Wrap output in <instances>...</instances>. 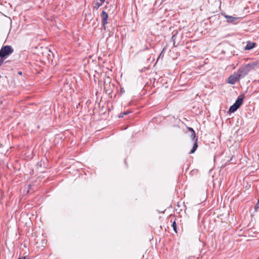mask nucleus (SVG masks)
Here are the masks:
<instances>
[{"instance_id": "6", "label": "nucleus", "mask_w": 259, "mask_h": 259, "mask_svg": "<svg viewBox=\"0 0 259 259\" xmlns=\"http://www.w3.org/2000/svg\"><path fill=\"white\" fill-rule=\"evenodd\" d=\"M225 17L227 19V21L228 22H230V23L234 22L238 19L236 17H232L231 16H228V15H225Z\"/></svg>"}, {"instance_id": "15", "label": "nucleus", "mask_w": 259, "mask_h": 259, "mask_svg": "<svg viewBox=\"0 0 259 259\" xmlns=\"http://www.w3.org/2000/svg\"><path fill=\"white\" fill-rule=\"evenodd\" d=\"M123 117V115L122 113H120V114L118 115V117H119V118H121V117Z\"/></svg>"}, {"instance_id": "8", "label": "nucleus", "mask_w": 259, "mask_h": 259, "mask_svg": "<svg viewBox=\"0 0 259 259\" xmlns=\"http://www.w3.org/2000/svg\"><path fill=\"white\" fill-rule=\"evenodd\" d=\"M238 108V107L235 104H234L232 106L230 107L229 109V112L230 113L234 112L235 111H236Z\"/></svg>"}, {"instance_id": "17", "label": "nucleus", "mask_w": 259, "mask_h": 259, "mask_svg": "<svg viewBox=\"0 0 259 259\" xmlns=\"http://www.w3.org/2000/svg\"><path fill=\"white\" fill-rule=\"evenodd\" d=\"M99 1H100V2L101 3H102V4H103V3L105 2V0H99Z\"/></svg>"}, {"instance_id": "12", "label": "nucleus", "mask_w": 259, "mask_h": 259, "mask_svg": "<svg viewBox=\"0 0 259 259\" xmlns=\"http://www.w3.org/2000/svg\"><path fill=\"white\" fill-rule=\"evenodd\" d=\"M176 223L175 222H174L172 224V227H173V228H174V230H175V231L176 232Z\"/></svg>"}, {"instance_id": "5", "label": "nucleus", "mask_w": 259, "mask_h": 259, "mask_svg": "<svg viewBox=\"0 0 259 259\" xmlns=\"http://www.w3.org/2000/svg\"><path fill=\"white\" fill-rule=\"evenodd\" d=\"M101 17L104 29H105L106 25L107 24L108 14L105 11H103L101 14Z\"/></svg>"}, {"instance_id": "1", "label": "nucleus", "mask_w": 259, "mask_h": 259, "mask_svg": "<svg viewBox=\"0 0 259 259\" xmlns=\"http://www.w3.org/2000/svg\"><path fill=\"white\" fill-rule=\"evenodd\" d=\"M256 64L254 63L247 64L240 68L238 71V73L240 77L243 78L245 77L249 72L254 68Z\"/></svg>"}, {"instance_id": "2", "label": "nucleus", "mask_w": 259, "mask_h": 259, "mask_svg": "<svg viewBox=\"0 0 259 259\" xmlns=\"http://www.w3.org/2000/svg\"><path fill=\"white\" fill-rule=\"evenodd\" d=\"M14 49L10 46H3L0 50V57L6 58L8 56L12 54Z\"/></svg>"}, {"instance_id": "14", "label": "nucleus", "mask_w": 259, "mask_h": 259, "mask_svg": "<svg viewBox=\"0 0 259 259\" xmlns=\"http://www.w3.org/2000/svg\"><path fill=\"white\" fill-rule=\"evenodd\" d=\"M130 112H131L130 111H125V112H123V113H122V114H123V116H124V115H127V114H128V113H130Z\"/></svg>"}, {"instance_id": "11", "label": "nucleus", "mask_w": 259, "mask_h": 259, "mask_svg": "<svg viewBox=\"0 0 259 259\" xmlns=\"http://www.w3.org/2000/svg\"><path fill=\"white\" fill-rule=\"evenodd\" d=\"M5 58L0 57V66L3 63Z\"/></svg>"}, {"instance_id": "7", "label": "nucleus", "mask_w": 259, "mask_h": 259, "mask_svg": "<svg viewBox=\"0 0 259 259\" xmlns=\"http://www.w3.org/2000/svg\"><path fill=\"white\" fill-rule=\"evenodd\" d=\"M255 45V44L254 42H248L247 44L245 49L246 50H251V49H252V48H254Z\"/></svg>"}, {"instance_id": "9", "label": "nucleus", "mask_w": 259, "mask_h": 259, "mask_svg": "<svg viewBox=\"0 0 259 259\" xmlns=\"http://www.w3.org/2000/svg\"><path fill=\"white\" fill-rule=\"evenodd\" d=\"M243 102V100L241 98H238L237 100L236 101L234 104H235L238 108L240 107V106L242 104Z\"/></svg>"}, {"instance_id": "13", "label": "nucleus", "mask_w": 259, "mask_h": 259, "mask_svg": "<svg viewBox=\"0 0 259 259\" xmlns=\"http://www.w3.org/2000/svg\"><path fill=\"white\" fill-rule=\"evenodd\" d=\"M258 208H259V200L258 201V202L256 203L255 206V209L256 210V209H257Z\"/></svg>"}, {"instance_id": "18", "label": "nucleus", "mask_w": 259, "mask_h": 259, "mask_svg": "<svg viewBox=\"0 0 259 259\" xmlns=\"http://www.w3.org/2000/svg\"><path fill=\"white\" fill-rule=\"evenodd\" d=\"M19 259H25V257H24L23 258H19Z\"/></svg>"}, {"instance_id": "3", "label": "nucleus", "mask_w": 259, "mask_h": 259, "mask_svg": "<svg viewBox=\"0 0 259 259\" xmlns=\"http://www.w3.org/2000/svg\"><path fill=\"white\" fill-rule=\"evenodd\" d=\"M189 130L191 131V137L193 140H195V142L193 144V147L192 150H191L190 154H192L195 152V151L196 150L197 147H198V144H197V138H195L196 135L194 131L192 128L189 127Z\"/></svg>"}, {"instance_id": "16", "label": "nucleus", "mask_w": 259, "mask_h": 259, "mask_svg": "<svg viewBox=\"0 0 259 259\" xmlns=\"http://www.w3.org/2000/svg\"><path fill=\"white\" fill-rule=\"evenodd\" d=\"M175 37H176V35H175V34L173 35H172V38H172V39L174 41V40H175Z\"/></svg>"}, {"instance_id": "4", "label": "nucleus", "mask_w": 259, "mask_h": 259, "mask_svg": "<svg viewBox=\"0 0 259 259\" xmlns=\"http://www.w3.org/2000/svg\"><path fill=\"white\" fill-rule=\"evenodd\" d=\"M240 76L237 72L236 74H234L230 75L228 78V83L231 84H235L240 78Z\"/></svg>"}, {"instance_id": "10", "label": "nucleus", "mask_w": 259, "mask_h": 259, "mask_svg": "<svg viewBox=\"0 0 259 259\" xmlns=\"http://www.w3.org/2000/svg\"><path fill=\"white\" fill-rule=\"evenodd\" d=\"M103 4L102 3H101L100 2H96L95 3V6H94V9H96V10H98L99 7L102 5Z\"/></svg>"}]
</instances>
